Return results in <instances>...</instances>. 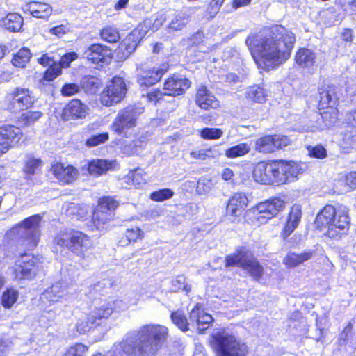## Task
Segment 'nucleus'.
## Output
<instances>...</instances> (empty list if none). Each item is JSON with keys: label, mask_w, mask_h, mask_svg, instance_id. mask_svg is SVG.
I'll use <instances>...</instances> for the list:
<instances>
[{"label": "nucleus", "mask_w": 356, "mask_h": 356, "mask_svg": "<svg viewBox=\"0 0 356 356\" xmlns=\"http://www.w3.org/2000/svg\"><path fill=\"white\" fill-rule=\"evenodd\" d=\"M295 42V34L281 25L251 35L245 40L258 67L267 71L289 58Z\"/></svg>", "instance_id": "obj_1"}, {"label": "nucleus", "mask_w": 356, "mask_h": 356, "mask_svg": "<svg viewBox=\"0 0 356 356\" xmlns=\"http://www.w3.org/2000/svg\"><path fill=\"white\" fill-rule=\"evenodd\" d=\"M168 329L160 325L148 324L129 333L119 343H115L111 356H154L162 348Z\"/></svg>", "instance_id": "obj_2"}, {"label": "nucleus", "mask_w": 356, "mask_h": 356, "mask_svg": "<svg viewBox=\"0 0 356 356\" xmlns=\"http://www.w3.org/2000/svg\"><path fill=\"white\" fill-rule=\"evenodd\" d=\"M315 225L320 231L326 230L328 237L336 238L341 232L348 230L349 217L346 208L337 211L333 206L326 205L316 216Z\"/></svg>", "instance_id": "obj_3"}, {"label": "nucleus", "mask_w": 356, "mask_h": 356, "mask_svg": "<svg viewBox=\"0 0 356 356\" xmlns=\"http://www.w3.org/2000/svg\"><path fill=\"white\" fill-rule=\"evenodd\" d=\"M211 343L216 356H247L249 352L245 343L225 330L214 334Z\"/></svg>", "instance_id": "obj_4"}, {"label": "nucleus", "mask_w": 356, "mask_h": 356, "mask_svg": "<svg viewBox=\"0 0 356 356\" xmlns=\"http://www.w3.org/2000/svg\"><path fill=\"white\" fill-rule=\"evenodd\" d=\"M40 220L39 215H33L8 231L5 236L10 240L26 242V246L33 248L39 241Z\"/></svg>", "instance_id": "obj_5"}, {"label": "nucleus", "mask_w": 356, "mask_h": 356, "mask_svg": "<svg viewBox=\"0 0 356 356\" xmlns=\"http://www.w3.org/2000/svg\"><path fill=\"white\" fill-rule=\"evenodd\" d=\"M225 266H238L246 270L251 276L259 280L264 274V268L245 248H238L233 254L225 258Z\"/></svg>", "instance_id": "obj_6"}, {"label": "nucleus", "mask_w": 356, "mask_h": 356, "mask_svg": "<svg viewBox=\"0 0 356 356\" xmlns=\"http://www.w3.org/2000/svg\"><path fill=\"white\" fill-rule=\"evenodd\" d=\"M56 245L82 256L91 245L90 238L84 233L71 230L60 232L54 238Z\"/></svg>", "instance_id": "obj_7"}, {"label": "nucleus", "mask_w": 356, "mask_h": 356, "mask_svg": "<svg viewBox=\"0 0 356 356\" xmlns=\"http://www.w3.org/2000/svg\"><path fill=\"white\" fill-rule=\"evenodd\" d=\"M191 81L183 76H172L165 80L163 90L154 89L147 93L149 102H159L164 95L178 96L182 95L190 87Z\"/></svg>", "instance_id": "obj_8"}, {"label": "nucleus", "mask_w": 356, "mask_h": 356, "mask_svg": "<svg viewBox=\"0 0 356 356\" xmlns=\"http://www.w3.org/2000/svg\"><path fill=\"white\" fill-rule=\"evenodd\" d=\"M140 113L139 108L132 106L120 110L111 125V130L118 135L127 137L136 126Z\"/></svg>", "instance_id": "obj_9"}, {"label": "nucleus", "mask_w": 356, "mask_h": 356, "mask_svg": "<svg viewBox=\"0 0 356 356\" xmlns=\"http://www.w3.org/2000/svg\"><path fill=\"white\" fill-rule=\"evenodd\" d=\"M119 203L113 197L106 196L100 199L97 208L93 213L92 221L97 229L102 230L113 217V211Z\"/></svg>", "instance_id": "obj_10"}, {"label": "nucleus", "mask_w": 356, "mask_h": 356, "mask_svg": "<svg viewBox=\"0 0 356 356\" xmlns=\"http://www.w3.org/2000/svg\"><path fill=\"white\" fill-rule=\"evenodd\" d=\"M273 169V184L280 185L292 181L300 173L298 165L293 161H274Z\"/></svg>", "instance_id": "obj_11"}, {"label": "nucleus", "mask_w": 356, "mask_h": 356, "mask_svg": "<svg viewBox=\"0 0 356 356\" xmlns=\"http://www.w3.org/2000/svg\"><path fill=\"white\" fill-rule=\"evenodd\" d=\"M8 108L16 113L32 107L35 97L29 88L17 87L8 95Z\"/></svg>", "instance_id": "obj_12"}, {"label": "nucleus", "mask_w": 356, "mask_h": 356, "mask_svg": "<svg viewBox=\"0 0 356 356\" xmlns=\"http://www.w3.org/2000/svg\"><path fill=\"white\" fill-rule=\"evenodd\" d=\"M127 88L121 77H114L101 95V102L106 106L119 103L125 96Z\"/></svg>", "instance_id": "obj_13"}, {"label": "nucleus", "mask_w": 356, "mask_h": 356, "mask_svg": "<svg viewBox=\"0 0 356 356\" xmlns=\"http://www.w3.org/2000/svg\"><path fill=\"white\" fill-rule=\"evenodd\" d=\"M289 143L290 140L286 136H266L257 140L255 149L263 154H268L286 147Z\"/></svg>", "instance_id": "obj_14"}, {"label": "nucleus", "mask_w": 356, "mask_h": 356, "mask_svg": "<svg viewBox=\"0 0 356 356\" xmlns=\"http://www.w3.org/2000/svg\"><path fill=\"white\" fill-rule=\"evenodd\" d=\"M38 259L32 255L24 254L19 259L15 266L14 272L17 279H32L36 274Z\"/></svg>", "instance_id": "obj_15"}, {"label": "nucleus", "mask_w": 356, "mask_h": 356, "mask_svg": "<svg viewBox=\"0 0 356 356\" xmlns=\"http://www.w3.org/2000/svg\"><path fill=\"white\" fill-rule=\"evenodd\" d=\"M22 137L19 127L6 125L0 127V152L4 154L8 149L18 144Z\"/></svg>", "instance_id": "obj_16"}, {"label": "nucleus", "mask_w": 356, "mask_h": 356, "mask_svg": "<svg viewBox=\"0 0 356 356\" xmlns=\"http://www.w3.org/2000/svg\"><path fill=\"white\" fill-rule=\"evenodd\" d=\"M137 81L141 87H149L157 83L165 72L160 67H137Z\"/></svg>", "instance_id": "obj_17"}, {"label": "nucleus", "mask_w": 356, "mask_h": 356, "mask_svg": "<svg viewBox=\"0 0 356 356\" xmlns=\"http://www.w3.org/2000/svg\"><path fill=\"white\" fill-rule=\"evenodd\" d=\"M83 57L93 63L99 64L103 66L108 64L111 60V49L101 44H93L83 52Z\"/></svg>", "instance_id": "obj_18"}, {"label": "nucleus", "mask_w": 356, "mask_h": 356, "mask_svg": "<svg viewBox=\"0 0 356 356\" xmlns=\"http://www.w3.org/2000/svg\"><path fill=\"white\" fill-rule=\"evenodd\" d=\"M51 171L54 177L63 184H70L74 182L79 175V170L72 165H65L57 163L52 165Z\"/></svg>", "instance_id": "obj_19"}, {"label": "nucleus", "mask_w": 356, "mask_h": 356, "mask_svg": "<svg viewBox=\"0 0 356 356\" xmlns=\"http://www.w3.org/2000/svg\"><path fill=\"white\" fill-rule=\"evenodd\" d=\"M124 305L122 300L104 301L99 307L91 312L88 319L91 323L96 320L108 318L115 311H118Z\"/></svg>", "instance_id": "obj_20"}, {"label": "nucleus", "mask_w": 356, "mask_h": 356, "mask_svg": "<svg viewBox=\"0 0 356 356\" xmlns=\"http://www.w3.org/2000/svg\"><path fill=\"white\" fill-rule=\"evenodd\" d=\"M285 207V202L280 197H275L264 202L259 203L257 209L260 217L270 219L282 211Z\"/></svg>", "instance_id": "obj_21"}, {"label": "nucleus", "mask_w": 356, "mask_h": 356, "mask_svg": "<svg viewBox=\"0 0 356 356\" xmlns=\"http://www.w3.org/2000/svg\"><path fill=\"white\" fill-rule=\"evenodd\" d=\"M319 106L321 108H333L337 105L341 89L335 86H324L319 88Z\"/></svg>", "instance_id": "obj_22"}, {"label": "nucleus", "mask_w": 356, "mask_h": 356, "mask_svg": "<svg viewBox=\"0 0 356 356\" xmlns=\"http://www.w3.org/2000/svg\"><path fill=\"white\" fill-rule=\"evenodd\" d=\"M67 296L66 285L62 282H56L44 291L40 299L44 304L51 305L60 301L61 299H66Z\"/></svg>", "instance_id": "obj_23"}, {"label": "nucleus", "mask_w": 356, "mask_h": 356, "mask_svg": "<svg viewBox=\"0 0 356 356\" xmlns=\"http://www.w3.org/2000/svg\"><path fill=\"white\" fill-rule=\"evenodd\" d=\"M189 319L191 324L195 323L197 328L200 332L207 329L210 323L213 321V317L204 312L200 304H197L191 310L189 315Z\"/></svg>", "instance_id": "obj_24"}, {"label": "nucleus", "mask_w": 356, "mask_h": 356, "mask_svg": "<svg viewBox=\"0 0 356 356\" xmlns=\"http://www.w3.org/2000/svg\"><path fill=\"white\" fill-rule=\"evenodd\" d=\"M88 113V106L79 99H72L65 107L63 113L65 120L70 119L84 118Z\"/></svg>", "instance_id": "obj_25"}, {"label": "nucleus", "mask_w": 356, "mask_h": 356, "mask_svg": "<svg viewBox=\"0 0 356 356\" xmlns=\"http://www.w3.org/2000/svg\"><path fill=\"white\" fill-rule=\"evenodd\" d=\"M248 204V199L243 193H236L229 200L226 211L232 216H239Z\"/></svg>", "instance_id": "obj_26"}, {"label": "nucleus", "mask_w": 356, "mask_h": 356, "mask_svg": "<svg viewBox=\"0 0 356 356\" xmlns=\"http://www.w3.org/2000/svg\"><path fill=\"white\" fill-rule=\"evenodd\" d=\"M302 218L301 207L298 204L292 206L288 215L286 223L281 233V236L286 240L288 236L297 228Z\"/></svg>", "instance_id": "obj_27"}, {"label": "nucleus", "mask_w": 356, "mask_h": 356, "mask_svg": "<svg viewBox=\"0 0 356 356\" xmlns=\"http://www.w3.org/2000/svg\"><path fill=\"white\" fill-rule=\"evenodd\" d=\"M195 102L201 108L205 110L219 106V102L216 97L204 86L197 89Z\"/></svg>", "instance_id": "obj_28"}, {"label": "nucleus", "mask_w": 356, "mask_h": 356, "mask_svg": "<svg viewBox=\"0 0 356 356\" xmlns=\"http://www.w3.org/2000/svg\"><path fill=\"white\" fill-rule=\"evenodd\" d=\"M253 176L256 181L260 182L264 184H273V162L258 163L253 170Z\"/></svg>", "instance_id": "obj_29"}, {"label": "nucleus", "mask_w": 356, "mask_h": 356, "mask_svg": "<svg viewBox=\"0 0 356 356\" xmlns=\"http://www.w3.org/2000/svg\"><path fill=\"white\" fill-rule=\"evenodd\" d=\"M22 10L24 13H30L33 17L45 19L52 13L51 7L45 3L39 1H31L23 6Z\"/></svg>", "instance_id": "obj_30"}, {"label": "nucleus", "mask_w": 356, "mask_h": 356, "mask_svg": "<svg viewBox=\"0 0 356 356\" xmlns=\"http://www.w3.org/2000/svg\"><path fill=\"white\" fill-rule=\"evenodd\" d=\"M314 254L312 250H305L300 253L289 252L283 259V263L288 268H295L305 261L311 259Z\"/></svg>", "instance_id": "obj_31"}, {"label": "nucleus", "mask_w": 356, "mask_h": 356, "mask_svg": "<svg viewBox=\"0 0 356 356\" xmlns=\"http://www.w3.org/2000/svg\"><path fill=\"white\" fill-rule=\"evenodd\" d=\"M191 18V13L187 11H181L174 15L168 26L169 33L182 30L189 23Z\"/></svg>", "instance_id": "obj_32"}, {"label": "nucleus", "mask_w": 356, "mask_h": 356, "mask_svg": "<svg viewBox=\"0 0 356 356\" xmlns=\"http://www.w3.org/2000/svg\"><path fill=\"white\" fill-rule=\"evenodd\" d=\"M143 27H145V24H140L138 29L135 30L132 34L126 37V38L121 43L120 49L124 51V54L126 53L127 55H129L135 51L137 47V42L135 40V35L137 32H138L139 35L144 36L147 31L146 29H143Z\"/></svg>", "instance_id": "obj_33"}, {"label": "nucleus", "mask_w": 356, "mask_h": 356, "mask_svg": "<svg viewBox=\"0 0 356 356\" xmlns=\"http://www.w3.org/2000/svg\"><path fill=\"white\" fill-rule=\"evenodd\" d=\"M23 17L17 13H9L1 22V26L10 32L19 31L23 25Z\"/></svg>", "instance_id": "obj_34"}, {"label": "nucleus", "mask_w": 356, "mask_h": 356, "mask_svg": "<svg viewBox=\"0 0 356 356\" xmlns=\"http://www.w3.org/2000/svg\"><path fill=\"white\" fill-rule=\"evenodd\" d=\"M295 59L298 65L309 67L315 63L316 54L309 49L301 48L297 51Z\"/></svg>", "instance_id": "obj_35"}, {"label": "nucleus", "mask_w": 356, "mask_h": 356, "mask_svg": "<svg viewBox=\"0 0 356 356\" xmlns=\"http://www.w3.org/2000/svg\"><path fill=\"white\" fill-rule=\"evenodd\" d=\"M112 166V163L104 159H95L88 163V170L90 175L97 176L105 173Z\"/></svg>", "instance_id": "obj_36"}, {"label": "nucleus", "mask_w": 356, "mask_h": 356, "mask_svg": "<svg viewBox=\"0 0 356 356\" xmlns=\"http://www.w3.org/2000/svg\"><path fill=\"white\" fill-rule=\"evenodd\" d=\"M250 145L243 143H239L226 149L225 156L229 159L243 156L250 152Z\"/></svg>", "instance_id": "obj_37"}, {"label": "nucleus", "mask_w": 356, "mask_h": 356, "mask_svg": "<svg viewBox=\"0 0 356 356\" xmlns=\"http://www.w3.org/2000/svg\"><path fill=\"white\" fill-rule=\"evenodd\" d=\"M31 53L28 48H22L14 55L12 60L13 65L18 67H24L29 62L31 58Z\"/></svg>", "instance_id": "obj_38"}, {"label": "nucleus", "mask_w": 356, "mask_h": 356, "mask_svg": "<svg viewBox=\"0 0 356 356\" xmlns=\"http://www.w3.org/2000/svg\"><path fill=\"white\" fill-rule=\"evenodd\" d=\"M172 323L181 331L186 332L189 330L191 323L188 321L187 318L182 311L177 310L173 312L170 315Z\"/></svg>", "instance_id": "obj_39"}, {"label": "nucleus", "mask_w": 356, "mask_h": 356, "mask_svg": "<svg viewBox=\"0 0 356 356\" xmlns=\"http://www.w3.org/2000/svg\"><path fill=\"white\" fill-rule=\"evenodd\" d=\"M247 97L255 102L264 103L266 101V95L263 88L253 86L247 89Z\"/></svg>", "instance_id": "obj_40"}, {"label": "nucleus", "mask_w": 356, "mask_h": 356, "mask_svg": "<svg viewBox=\"0 0 356 356\" xmlns=\"http://www.w3.org/2000/svg\"><path fill=\"white\" fill-rule=\"evenodd\" d=\"M100 80L91 75H87L81 79V86L86 91L89 92H95L96 90L100 86Z\"/></svg>", "instance_id": "obj_41"}, {"label": "nucleus", "mask_w": 356, "mask_h": 356, "mask_svg": "<svg viewBox=\"0 0 356 356\" xmlns=\"http://www.w3.org/2000/svg\"><path fill=\"white\" fill-rule=\"evenodd\" d=\"M171 284V291L175 293L183 291L188 293L191 290V285L186 282V277L183 275H178L172 280Z\"/></svg>", "instance_id": "obj_42"}, {"label": "nucleus", "mask_w": 356, "mask_h": 356, "mask_svg": "<svg viewBox=\"0 0 356 356\" xmlns=\"http://www.w3.org/2000/svg\"><path fill=\"white\" fill-rule=\"evenodd\" d=\"M124 236L127 241V243H124L123 240H121L122 245H127L131 242H136L138 240H141L144 237V232L138 227L128 228L124 232Z\"/></svg>", "instance_id": "obj_43"}, {"label": "nucleus", "mask_w": 356, "mask_h": 356, "mask_svg": "<svg viewBox=\"0 0 356 356\" xmlns=\"http://www.w3.org/2000/svg\"><path fill=\"white\" fill-rule=\"evenodd\" d=\"M102 38L108 42L113 43L120 40V34L114 26H106L101 32Z\"/></svg>", "instance_id": "obj_44"}, {"label": "nucleus", "mask_w": 356, "mask_h": 356, "mask_svg": "<svg viewBox=\"0 0 356 356\" xmlns=\"http://www.w3.org/2000/svg\"><path fill=\"white\" fill-rule=\"evenodd\" d=\"M17 298L18 291L13 289H8L3 293L1 304L5 308H10Z\"/></svg>", "instance_id": "obj_45"}, {"label": "nucleus", "mask_w": 356, "mask_h": 356, "mask_svg": "<svg viewBox=\"0 0 356 356\" xmlns=\"http://www.w3.org/2000/svg\"><path fill=\"white\" fill-rule=\"evenodd\" d=\"M42 161L40 159L28 156L26 160L24 171L28 175H33L42 166Z\"/></svg>", "instance_id": "obj_46"}, {"label": "nucleus", "mask_w": 356, "mask_h": 356, "mask_svg": "<svg viewBox=\"0 0 356 356\" xmlns=\"http://www.w3.org/2000/svg\"><path fill=\"white\" fill-rule=\"evenodd\" d=\"M220 154L218 152L213 148L200 149L191 152V156L193 158L200 160H205L209 158H216Z\"/></svg>", "instance_id": "obj_47"}, {"label": "nucleus", "mask_w": 356, "mask_h": 356, "mask_svg": "<svg viewBox=\"0 0 356 356\" xmlns=\"http://www.w3.org/2000/svg\"><path fill=\"white\" fill-rule=\"evenodd\" d=\"M43 113L40 111H29L24 113L21 116V120L26 126L33 124L42 116Z\"/></svg>", "instance_id": "obj_48"}, {"label": "nucleus", "mask_w": 356, "mask_h": 356, "mask_svg": "<svg viewBox=\"0 0 356 356\" xmlns=\"http://www.w3.org/2000/svg\"><path fill=\"white\" fill-rule=\"evenodd\" d=\"M174 192L170 188L160 189L150 194V199L155 202H162L171 198Z\"/></svg>", "instance_id": "obj_49"}, {"label": "nucleus", "mask_w": 356, "mask_h": 356, "mask_svg": "<svg viewBox=\"0 0 356 356\" xmlns=\"http://www.w3.org/2000/svg\"><path fill=\"white\" fill-rule=\"evenodd\" d=\"M222 131L218 128H204L200 132L201 137L207 140L218 139L222 136Z\"/></svg>", "instance_id": "obj_50"}, {"label": "nucleus", "mask_w": 356, "mask_h": 356, "mask_svg": "<svg viewBox=\"0 0 356 356\" xmlns=\"http://www.w3.org/2000/svg\"><path fill=\"white\" fill-rule=\"evenodd\" d=\"M129 178L131 179L133 184L136 187H140L145 184V178L144 177L143 170L140 168H138L132 171Z\"/></svg>", "instance_id": "obj_51"}, {"label": "nucleus", "mask_w": 356, "mask_h": 356, "mask_svg": "<svg viewBox=\"0 0 356 356\" xmlns=\"http://www.w3.org/2000/svg\"><path fill=\"white\" fill-rule=\"evenodd\" d=\"M88 348L83 343H76L70 347L64 356H85Z\"/></svg>", "instance_id": "obj_52"}, {"label": "nucleus", "mask_w": 356, "mask_h": 356, "mask_svg": "<svg viewBox=\"0 0 356 356\" xmlns=\"http://www.w3.org/2000/svg\"><path fill=\"white\" fill-rule=\"evenodd\" d=\"M108 140V134L107 133L99 134L92 136L86 141L88 147H95Z\"/></svg>", "instance_id": "obj_53"}, {"label": "nucleus", "mask_w": 356, "mask_h": 356, "mask_svg": "<svg viewBox=\"0 0 356 356\" xmlns=\"http://www.w3.org/2000/svg\"><path fill=\"white\" fill-rule=\"evenodd\" d=\"M61 74V67L58 64L51 65L45 72L44 79L51 81Z\"/></svg>", "instance_id": "obj_54"}, {"label": "nucleus", "mask_w": 356, "mask_h": 356, "mask_svg": "<svg viewBox=\"0 0 356 356\" xmlns=\"http://www.w3.org/2000/svg\"><path fill=\"white\" fill-rule=\"evenodd\" d=\"M309 154L314 158L324 159L327 156L326 149L321 145L307 147Z\"/></svg>", "instance_id": "obj_55"}, {"label": "nucleus", "mask_w": 356, "mask_h": 356, "mask_svg": "<svg viewBox=\"0 0 356 356\" xmlns=\"http://www.w3.org/2000/svg\"><path fill=\"white\" fill-rule=\"evenodd\" d=\"M79 92V86L76 83H66L61 89V94L65 97L72 96Z\"/></svg>", "instance_id": "obj_56"}, {"label": "nucleus", "mask_w": 356, "mask_h": 356, "mask_svg": "<svg viewBox=\"0 0 356 356\" xmlns=\"http://www.w3.org/2000/svg\"><path fill=\"white\" fill-rule=\"evenodd\" d=\"M70 32V27L67 24H61L54 26L49 30V33L58 37H61Z\"/></svg>", "instance_id": "obj_57"}, {"label": "nucleus", "mask_w": 356, "mask_h": 356, "mask_svg": "<svg viewBox=\"0 0 356 356\" xmlns=\"http://www.w3.org/2000/svg\"><path fill=\"white\" fill-rule=\"evenodd\" d=\"M344 183L350 189L356 188V171L350 172L344 177Z\"/></svg>", "instance_id": "obj_58"}, {"label": "nucleus", "mask_w": 356, "mask_h": 356, "mask_svg": "<svg viewBox=\"0 0 356 356\" xmlns=\"http://www.w3.org/2000/svg\"><path fill=\"white\" fill-rule=\"evenodd\" d=\"M90 324H92L88 317L86 318V320H81L79 319V322L76 324V330L79 334H83L86 332L89 331L90 327Z\"/></svg>", "instance_id": "obj_59"}, {"label": "nucleus", "mask_w": 356, "mask_h": 356, "mask_svg": "<svg viewBox=\"0 0 356 356\" xmlns=\"http://www.w3.org/2000/svg\"><path fill=\"white\" fill-rule=\"evenodd\" d=\"M77 58V55L74 52L66 54L61 58L60 65L61 67H66L69 64Z\"/></svg>", "instance_id": "obj_60"}, {"label": "nucleus", "mask_w": 356, "mask_h": 356, "mask_svg": "<svg viewBox=\"0 0 356 356\" xmlns=\"http://www.w3.org/2000/svg\"><path fill=\"white\" fill-rule=\"evenodd\" d=\"M344 120L349 126L356 127V109L346 113Z\"/></svg>", "instance_id": "obj_61"}, {"label": "nucleus", "mask_w": 356, "mask_h": 356, "mask_svg": "<svg viewBox=\"0 0 356 356\" xmlns=\"http://www.w3.org/2000/svg\"><path fill=\"white\" fill-rule=\"evenodd\" d=\"M203 38V33L197 31L189 38V40L192 45H197L202 42Z\"/></svg>", "instance_id": "obj_62"}, {"label": "nucleus", "mask_w": 356, "mask_h": 356, "mask_svg": "<svg viewBox=\"0 0 356 356\" xmlns=\"http://www.w3.org/2000/svg\"><path fill=\"white\" fill-rule=\"evenodd\" d=\"M40 64L43 66H51V65L56 64L47 54H44L38 59Z\"/></svg>", "instance_id": "obj_63"}, {"label": "nucleus", "mask_w": 356, "mask_h": 356, "mask_svg": "<svg viewBox=\"0 0 356 356\" xmlns=\"http://www.w3.org/2000/svg\"><path fill=\"white\" fill-rule=\"evenodd\" d=\"M225 0H213L209 5V9H211L213 10V13H217V12L219 10L220 6L223 3Z\"/></svg>", "instance_id": "obj_64"}]
</instances>
